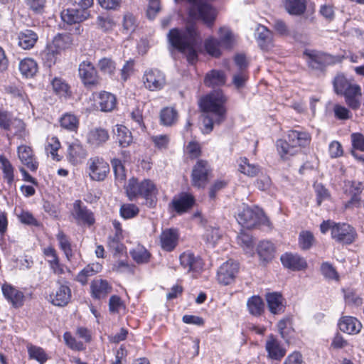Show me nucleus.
Masks as SVG:
<instances>
[{
  "label": "nucleus",
  "mask_w": 364,
  "mask_h": 364,
  "mask_svg": "<svg viewBox=\"0 0 364 364\" xmlns=\"http://www.w3.org/2000/svg\"><path fill=\"white\" fill-rule=\"evenodd\" d=\"M90 16V11L80 10L77 8H68L60 14L62 21L68 25L80 23L87 20Z\"/></svg>",
  "instance_id": "nucleus-15"
},
{
  "label": "nucleus",
  "mask_w": 364,
  "mask_h": 364,
  "mask_svg": "<svg viewBox=\"0 0 364 364\" xmlns=\"http://www.w3.org/2000/svg\"><path fill=\"white\" fill-rule=\"evenodd\" d=\"M259 259L264 264L271 262L274 257L275 247L272 242L268 240L261 241L257 247Z\"/></svg>",
  "instance_id": "nucleus-29"
},
{
  "label": "nucleus",
  "mask_w": 364,
  "mask_h": 364,
  "mask_svg": "<svg viewBox=\"0 0 364 364\" xmlns=\"http://www.w3.org/2000/svg\"><path fill=\"white\" fill-rule=\"evenodd\" d=\"M63 339L66 345L73 350H82L85 349L83 343L77 341L70 332H65L63 334Z\"/></svg>",
  "instance_id": "nucleus-62"
},
{
  "label": "nucleus",
  "mask_w": 364,
  "mask_h": 364,
  "mask_svg": "<svg viewBox=\"0 0 364 364\" xmlns=\"http://www.w3.org/2000/svg\"><path fill=\"white\" fill-rule=\"evenodd\" d=\"M168 40L172 47L186 55L188 62L193 63L196 60V48L200 45L202 39L194 25H188L184 30H170Z\"/></svg>",
  "instance_id": "nucleus-2"
},
{
  "label": "nucleus",
  "mask_w": 364,
  "mask_h": 364,
  "mask_svg": "<svg viewBox=\"0 0 364 364\" xmlns=\"http://www.w3.org/2000/svg\"><path fill=\"white\" fill-rule=\"evenodd\" d=\"M72 215L78 224L92 225L95 218L92 213L83 205L81 200H75L73 203Z\"/></svg>",
  "instance_id": "nucleus-17"
},
{
  "label": "nucleus",
  "mask_w": 364,
  "mask_h": 364,
  "mask_svg": "<svg viewBox=\"0 0 364 364\" xmlns=\"http://www.w3.org/2000/svg\"><path fill=\"white\" fill-rule=\"evenodd\" d=\"M160 117L164 125L171 126L177 121L178 113L172 107H166L161 110Z\"/></svg>",
  "instance_id": "nucleus-51"
},
{
  "label": "nucleus",
  "mask_w": 364,
  "mask_h": 364,
  "mask_svg": "<svg viewBox=\"0 0 364 364\" xmlns=\"http://www.w3.org/2000/svg\"><path fill=\"white\" fill-rule=\"evenodd\" d=\"M78 73L82 83L86 87H95L100 82L97 71L90 61L85 60L80 63Z\"/></svg>",
  "instance_id": "nucleus-8"
},
{
  "label": "nucleus",
  "mask_w": 364,
  "mask_h": 364,
  "mask_svg": "<svg viewBox=\"0 0 364 364\" xmlns=\"http://www.w3.org/2000/svg\"><path fill=\"white\" fill-rule=\"evenodd\" d=\"M111 291L112 286L105 279H94L90 284L91 296L95 299H105Z\"/></svg>",
  "instance_id": "nucleus-24"
},
{
  "label": "nucleus",
  "mask_w": 364,
  "mask_h": 364,
  "mask_svg": "<svg viewBox=\"0 0 364 364\" xmlns=\"http://www.w3.org/2000/svg\"><path fill=\"white\" fill-rule=\"evenodd\" d=\"M18 156L21 163L31 171H36L38 167L31 147L26 145H21L17 149Z\"/></svg>",
  "instance_id": "nucleus-21"
},
{
  "label": "nucleus",
  "mask_w": 364,
  "mask_h": 364,
  "mask_svg": "<svg viewBox=\"0 0 364 364\" xmlns=\"http://www.w3.org/2000/svg\"><path fill=\"white\" fill-rule=\"evenodd\" d=\"M284 7L289 14L299 16L304 13L306 6L305 0H285Z\"/></svg>",
  "instance_id": "nucleus-45"
},
{
  "label": "nucleus",
  "mask_w": 364,
  "mask_h": 364,
  "mask_svg": "<svg viewBox=\"0 0 364 364\" xmlns=\"http://www.w3.org/2000/svg\"><path fill=\"white\" fill-rule=\"evenodd\" d=\"M247 308L251 315L259 316L264 311V303L260 296H252L247 299Z\"/></svg>",
  "instance_id": "nucleus-38"
},
{
  "label": "nucleus",
  "mask_w": 364,
  "mask_h": 364,
  "mask_svg": "<svg viewBox=\"0 0 364 364\" xmlns=\"http://www.w3.org/2000/svg\"><path fill=\"white\" fill-rule=\"evenodd\" d=\"M363 184L359 181H347L345 183V193L350 197L346 207L358 205L361 201V193L363 191Z\"/></svg>",
  "instance_id": "nucleus-18"
},
{
  "label": "nucleus",
  "mask_w": 364,
  "mask_h": 364,
  "mask_svg": "<svg viewBox=\"0 0 364 364\" xmlns=\"http://www.w3.org/2000/svg\"><path fill=\"white\" fill-rule=\"evenodd\" d=\"M304 55L309 66L314 69H321L328 63V56L326 54L315 50H306Z\"/></svg>",
  "instance_id": "nucleus-28"
},
{
  "label": "nucleus",
  "mask_w": 364,
  "mask_h": 364,
  "mask_svg": "<svg viewBox=\"0 0 364 364\" xmlns=\"http://www.w3.org/2000/svg\"><path fill=\"white\" fill-rule=\"evenodd\" d=\"M97 25L102 31H107L114 28L115 23L109 16H99L97 18Z\"/></svg>",
  "instance_id": "nucleus-63"
},
{
  "label": "nucleus",
  "mask_w": 364,
  "mask_h": 364,
  "mask_svg": "<svg viewBox=\"0 0 364 364\" xmlns=\"http://www.w3.org/2000/svg\"><path fill=\"white\" fill-rule=\"evenodd\" d=\"M113 134L119 145L123 148L129 146L133 141L131 132L123 125L117 124L113 129Z\"/></svg>",
  "instance_id": "nucleus-33"
},
{
  "label": "nucleus",
  "mask_w": 364,
  "mask_h": 364,
  "mask_svg": "<svg viewBox=\"0 0 364 364\" xmlns=\"http://www.w3.org/2000/svg\"><path fill=\"white\" fill-rule=\"evenodd\" d=\"M98 68L100 70L105 73L112 76L115 70V63L110 58H104L99 60Z\"/></svg>",
  "instance_id": "nucleus-61"
},
{
  "label": "nucleus",
  "mask_w": 364,
  "mask_h": 364,
  "mask_svg": "<svg viewBox=\"0 0 364 364\" xmlns=\"http://www.w3.org/2000/svg\"><path fill=\"white\" fill-rule=\"evenodd\" d=\"M52 86L57 95L62 97H66L68 95L69 86L62 79L55 77L52 81Z\"/></svg>",
  "instance_id": "nucleus-60"
},
{
  "label": "nucleus",
  "mask_w": 364,
  "mask_h": 364,
  "mask_svg": "<svg viewBox=\"0 0 364 364\" xmlns=\"http://www.w3.org/2000/svg\"><path fill=\"white\" fill-rule=\"evenodd\" d=\"M225 102L226 98L220 90H214L200 100V105L203 112V133L209 134L215 124H220L224 121L226 113Z\"/></svg>",
  "instance_id": "nucleus-1"
},
{
  "label": "nucleus",
  "mask_w": 364,
  "mask_h": 364,
  "mask_svg": "<svg viewBox=\"0 0 364 364\" xmlns=\"http://www.w3.org/2000/svg\"><path fill=\"white\" fill-rule=\"evenodd\" d=\"M151 140L154 144V146L160 150L167 149L170 141L169 136L166 134L152 136Z\"/></svg>",
  "instance_id": "nucleus-64"
},
{
  "label": "nucleus",
  "mask_w": 364,
  "mask_h": 364,
  "mask_svg": "<svg viewBox=\"0 0 364 364\" xmlns=\"http://www.w3.org/2000/svg\"><path fill=\"white\" fill-rule=\"evenodd\" d=\"M60 53L50 44L48 45L42 53V58L48 67H51L55 63Z\"/></svg>",
  "instance_id": "nucleus-50"
},
{
  "label": "nucleus",
  "mask_w": 364,
  "mask_h": 364,
  "mask_svg": "<svg viewBox=\"0 0 364 364\" xmlns=\"http://www.w3.org/2000/svg\"><path fill=\"white\" fill-rule=\"evenodd\" d=\"M19 70L23 75L31 77L37 73L38 65L33 59L25 58L20 62Z\"/></svg>",
  "instance_id": "nucleus-47"
},
{
  "label": "nucleus",
  "mask_w": 364,
  "mask_h": 364,
  "mask_svg": "<svg viewBox=\"0 0 364 364\" xmlns=\"http://www.w3.org/2000/svg\"><path fill=\"white\" fill-rule=\"evenodd\" d=\"M341 331L348 334L358 333L362 328L361 323L355 317L343 316L338 323Z\"/></svg>",
  "instance_id": "nucleus-32"
},
{
  "label": "nucleus",
  "mask_w": 364,
  "mask_h": 364,
  "mask_svg": "<svg viewBox=\"0 0 364 364\" xmlns=\"http://www.w3.org/2000/svg\"><path fill=\"white\" fill-rule=\"evenodd\" d=\"M238 166L239 171L249 177H255L260 172L259 166L250 164L247 158H240Z\"/></svg>",
  "instance_id": "nucleus-46"
},
{
  "label": "nucleus",
  "mask_w": 364,
  "mask_h": 364,
  "mask_svg": "<svg viewBox=\"0 0 364 364\" xmlns=\"http://www.w3.org/2000/svg\"><path fill=\"white\" fill-rule=\"evenodd\" d=\"M205 49L211 56L218 58L221 55L220 47L218 40L213 38H209L205 41Z\"/></svg>",
  "instance_id": "nucleus-57"
},
{
  "label": "nucleus",
  "mask_w": 364,
  "mask_h": 364,
  "mask_svg": "<svg viewBox=\"0 0 364 364\" xmlns=\"http://www.w3.org/2000/svg\"><path fill=\"white\" fill-rule=\"evenodd\" d=\"M143 81L145 87L151 91L161 90L166 84L165 75L157 69L146 70L144 74Z\"/></svg>",
  "instance_id": "nucleus-12"
},
{
  "label": "nucleus",
  "mask_w": 364,
  "mask_h": 364,
  "mask_svg": "<svg viewBox=\"0 0 364 364\" xmlns=\"http://www.w3.org/2000/svg\"><path fill=\"white\" fill-rule=\"evenodd\" d=\"M181 267L188 273L198 274L203 268V262L200 257L191 251H186L179 257Z\"/></svg>",
  "instance_id": "nucleus-9"
},
{
  "label": "nucleus",
  "mask_w": 364,
  "mask_h": 364,
  "mask_svg": "<svg viewBox=\"0 0 364 364\" xmlns=\"http://www.w3.org/2000/svg\"><path fill=\"white\" fill-rule=\"evenodd\" d=\"M220 237L221 232L219 229L213 227L207 228L203 235L205 242L211 247L216 244Z\"/></svg>",
  "instance_id": "nucleus-54"
},
{
  "label": "nucleus",
  "mask_w": 364,
  "mask_h": 364,
  "mask_svg": "<svg viewBox=\"0 0 364 364\" xmlns=\"http://www.w3.org/2000/svg\"><path fill=\"white\" fill-rule=\"evenodd\" d=\"M315 239L312 232L301 231L299 236V245L304 250H309L314 243Z\"/></svg>",
  "instance_id": "nucleus-56"
},
{
  "label": "nucleus",
  "mask_w": 364,
  "mask_h": 364,
  "mask_svg": "<svg viewBox=\"0 0 364 364\" xmlns=\"http://www.w3.org/2000/svg\"><path fill=\"white\" fill-rule=\"evenodd\" d=\"M0 163L4 173V178L7 181L8 184L11 186L14 179V167L10 161L2 156H0Z\"/></svg>",
  "instance_id": "nucleus-53"
},
{
  "label": "nucleus",
  "mask_w": 364,
  "mask_h": 364,
  "mask_svg": "<svg viewBox=\"0 0 364 364\" xmlns=\"http://www.w3.org/2000/svg\"><path fill=\"white\" fill-rule=\"evenodd\" d=\"M280 259L284 267L293 271H300L307 267L306 259L298 254L287 252L281 256Z\"/></svg>",
  "instance_id": "nucleus-20"
},
{
  "label": "nucleus",
  "mask_w": 364,
  "mask_h": 364,
  "mask_svg": "<svg viewBox=\"0 0 364 364\" xmlns=\"http://www.w3.org/2000/svg\"><path fill=\"white\" fill-rule=\"evenodd\" d=\"M179 234L176 229L164 230L160 235V245L166 252L173 251L178 245Z\"/></svg>",
  "instance_id": "nucleus-19"
},
{
  "label": "nucleus",
  "mask_w": 364,
  "mask_h": 364,
  "mask_svg": "<svg viewBox=\"0 0 364 364\" xmlns=\"http://www.w3.org/2000/svg\"><path fill=\"white\" fill-rule=\"evenodd\" d=\"M358 237L355 229L346 223H336L332 230V239L345 245L353 243Z\"/></svg>",
  "instance_id": "nucleus-6"
},
{
  "label": "nucleus",
  "mask_w": 364,
  "mask_h": 364,
  "mask_svg": "<svg viewBox=\"0 0 364 364\" xmlns=\"http://www.w3.org/2000/svg\"><path fill=\"white\" fill-rule=\"evenodd\" d=\"M109 138L107 130L102 127L92 128L86 135L87 142L94 147L102 146L108 141Z\"/></svg>",
  "instance_id": "nucleus-23"
},
{
  "label": "nucleus",
  "mask_w": 364,
  "mask_h": 364,
  "mask_svg": "<svg viewBox=\"0 0 364 364\" xmlns=\"http://www.w3.org/2000/svg\"><path fill=\"white\" fill-rule=\"evenodd\" d=\"M6 130L10 131L11 134L21 139H26L28 135L25 123L23 120L16 118L11 119L10 127Z\"/></svg>",
  "instance_id": "nucleus-43"
},
{
  "label": "nucleus",
  "mask_w": 364,
  "mask_h": 364,
  "mask_svg": "<svg viewBox=\"0 0 364 364\" xmlns=\"http://www.w3.org/2000/svg\"><path fill=\"white\" fill-rule=\"evenodd\" d=\"M71 298V291L68 286L60 284L59 287L50 295V302L58 306L66 305Z\"/></svg>",
  "instance_id": "nucleus-26"
},
{
  "label": "nucleus",
  "mask_w": 364,
  "mask_h": 364,
  "mask_svg": "<svg viewBox=\"0 0 364 364\" xmlns=\"http://www.w3.org/2000/svg\"><path fill=\"white\" fill-rule=\"evenodd\" d=\"M221 47L230 49L235 43V38L231 31L226 27L220 28L219 30V41Z\"/></svg>",
  "instance_id": "nucleus-42"
},
{
  "label": "nucleus",
  "mask_w": 364,
  "mask_h": 364,
  "mask_svg": "<svg viewBox=\"0 0 364 364\" xmlns=\"http://www.w3.org/2000/svg\"><path fill=\"white\" fill-rule=\"evenodd\" d=\"M117 104V100L114 95L108 92H101L98 96V105L102 112L113 110Z\"/></svg>",
  "instance_id": "nucleus-37"
},
{
  "label": "nucleus",
  "mask_w": 364,
  "mask_h": 364,
  "mask_svg": "<svg viewBox=\"0 0 364 364\" xmlns=\"http://www.w3.org/2000/svg\"><path fill=\"white\" fill-rule=\"evenodd\" d=\"M355 84V83H353L350 80H348L343 74H338L333 80V85L335 92L337 95H341Z\"/></svg>",
  "instance_id": "nucleus-40"
},
{
  "label": "nucleus",
  "mask_w": 364,
  "mask_h": 364,
  "mask_svg": "<svg viewBox=\"0 0 364 364\" xmlns=\"http://www.w3.org/2000/svg\"><path fill=\"white\" fill-rule=\"evenodd\" d=\"M1 291L4 296L14 308L23 306L24 295L23 293L16 287L9 283H4L1 286Z\"/></svg>",
  "instance_id": "nucleus-16"
},
{
  "label": "nucleus",
  "mask_w": 364,
  "mask_h": 364,
  "mask_svg": "<svg viewBox=\"0 0 364 364\" xmlns=\"http://www.w3.org/2000/svg\"><path fill=\"white\" fill-rule=\"evenodd\" d=\"M237 220L242 227L250 229L257 225L262 224L268 227L271 223L268 218L264 215L262 209L258 207L251 208L250 207L244 208L237 216Z\"/></svg>",
  "instance_id": "nucleus-5"
},
{
  "label": "nucleus",
  "mask_w": 364,
  "mask_h": 364,
  "mask_svg": "<svg viewBox=\"0 0 364 364\" xmlns=\"http://www.w3.org/2000/svg\"><path fill=\"white\" fill-rule=\"evenodd\" d=\"M60 126L68 131H76L79 126V119L73 114L65 113L60 119Z\"/></svg>",
  "instance_id": "nucleus-49"
},
{
  "label": "nucleus",
  "mask_w": 364,
  "mask_h": 364,
  "mask_svg": "<svg viewBox=\"0 0 364 364\" xmlns=\"http://www.w3.org/2000/svg\"><path fill=\"white\" fill-rule=\"evenodd\" d=\"M73 44V39L70 34H58L53 40L52 45L61 53L69 49Z\"/></svg>",
  "instance_id": "nucleus-41"
},
{
  "label": "nucleus",
  "mask_w": 364,
  "mask_h": 364,
  "mask_svg": "<svg viewBox=\"0 0 364 364\" xmlns=\"http://www.w3.org/2000/svg\"><path fill=\"white\" fill-rule=\"evenodd\" d=\"M139 212V208L136 205L130 203L123 204L119 210L120 215L126 220L134 218Z\"/></svg>",
  "instance_id": "nucleus-59"
},
{
  "label": "nucleus",
  "mask_w": 364,
  "mask_h": 364,
  "mask_svg": "<svg viewBox=\"0 0 364 364\" xmlns=\"http://www.w3.org/2000/svg\"><path fill=\"white\" fill-rule=\"evenodd\" d=\"M277 147L280 156L283 159H288L289 156H293L299 152V149L293 146L289 140H277Z\"/></svg>",
  "instance_id": "nucleus-48"
},
{
  "label": "nucleus",
  "mask_w": 364,
  "mask_h": 364,
  "mask_svg": "<svg viewBox=\"0 0 364 364\" xmlns=\"http://www.w3.org/2000/svg\"><path fill=\"white\" fill-rule=\"evenodd\" d=\"M255 36L259 46L262 50H268L272 46V34L267 27L258 25Z\"/></svg>",
  "instance_id": "nucleus-27"
},
{
  "label": "nucleus",
  "mask_w": 364,
  "mask_h": 364,
  "mask_svg": "<svg viewBox=\"0 0 364 364\" xmlns=\"http://www.w3.org/2000/svg\"><path fill=\"white\" fill-rule=\"evenodd\" d=\"M287 138L293 146L298 148L299 151L301 147L309 145L311 141V136L309 133L297 130L289 131Z\"/></svg>",
  "instance_id": "nucleus-31"
},
{
  "label": "nucleus",
  "mask_w": 364,
  "mask_h": 364,
  "mask_svg": "<svg viewBox=\"0 0 364 364\" xmlns=\"http://www.w3.org/2000/svg\"><path fill=\"white\" fill-rule=\"evenodd\" d=\"M211 168L207 161L198 160L193 167L191 182L194 187L204 188L208 181Z\"/></svg>",
  "instance_id": "nucleus-7"
},
{
  "label": "nucleus",
  "mask_w": 364,
  "mask_h": 364,
  "mask_svg": "<svg viewBox=\"0 0 364 364\" xmlns=\"http://www.w3.org/2000/svg\"><path fill=\"white\" fill-rule=\"evenodd\" d=\"M60 249L63 252L68 261H71L73 257V250L68 237L61 230L56 235Z\"/></svg>",
  "instance_id": "nucleus-44"
},
{
  "label": "nucleus",
  "mask_w": 364,
  "mask_h": 364,
  "mask_svg": "<svg viewBox=\"0 0 364 364\" xmlns=\"http://www.w3.org/2000/svg\"><path fill=\"white\" fill-rule=\"evenodd\" d=\"M27 348L30 358L37 360L41 364L44 363L48 360V355L42 348L28 345Z\"/></svg>",
  "instance_id": "nucleus-52"
},
{
  "label": "nucleus",
  "mask_w": 364,
  "mask_h": 364,
  "mask_svg": "<svg viewBox=\"0 0 364 364\" xmlns=\"http://www.w3.org/2000/svg\"><path fill=\"white\" fill-rule=\"evenodd\" d=\"M225 75L222 71L213 70L207 73L204 83L208 87L221 86L225 83Z\"/></svg>",
  "instance_id": "nucleus-39"
},
{
  "label": "nucleus",
  "mask_w": 364,
  "mask_h": 364,
  "mask_svg": "<svg viewBox=\"0 0 364 364\" xmlns=\"http://www.w3.org/2000/svg\"><path fill=\"white\" fill-rule=\"evenodd\" d=\"M86 156L87 151L78 141L68 145L66 157L73 165L81 164Z\"/></svg>",
  "instance_id": "nucleus-22"
},
{
  "label": "nucleus",
  "mask_w": 364,
  "mask_h": 364,
  "mask_svg": "<svg viewBox=\"0 0 364 364\" xmlns=\"http://www.w3.org/2000/svg\"><path fill=\"white\" fill-rule=\"evenodd\" d=\"M126 192L129 200H133L137 196H141L146 200H150V204L154 202L158 193L156 185L150 180L146 179L138 182L134 178L129 181L126 187Z\"/></svg>",
  "instance_id": "nucleus-3"
},
{
  "label": "nucleus",
  "mask_w": 364,
  "mask_h": 364,
  "mask_svg": "<svg viewBox=\"0 0 364 364\" xmlns=\"http://www.w3.org/2000/svg\"><path fill=\"white\" fill-rule=\"evenodd\" d=\"M102 269V264L99 262L89 264L77 274L76 280L81 284L85 285L89 277L100 272Z\"/></svg>",
  "instance_id": "nucleus-35"
},
{
  "label": "nucleus",
  "mask_w": 364,
  "mask_h": 364,
  "mask_svg": "<svg viewBox=\"0 0 364 364\" xmlns=\"http://www.w3.org/2000/svg\"><path fill=\"white\" fill-rule=\"evenodd\" d=\"M266 300L268 309L272 314H281L284 312L286 302L281 294L277 292L268 293L266 294Z\"/></svg>",
  "instance_id": "nucleus-25"
},
{
  "label": "nucleus",
  "mask_w": 364,
  "mask_h": 364,
  "mask_svg": "<svg viewBox=\"0 0 364 364\" xmlns=\"http://www.w3.org/2000/svg\"><path fill=\"white\" fill-rule=\"evenodd\" d=\"M38 39V35L30 29H26L18 34V44L24 50L32 48Z\"/></svg>",
  "instance_id": "nucleus-34"
},
{
  "label": "nucleus",
  "mask_w": 364,
  "mask_h": 364,
  "mask_svg": "<svg viewBox=\"0 0 364 364\" xmlns=\"http://www.w3.org/2000/svg\"><path fill=\"white\" fill-rule=\"evenodd\" d=\"M130 254L133 259L138 264L146 263L150 257L149 252L143 247L133 249Z\"/></svg>",
  "instance_id": "nucleus-58"
},
{
  "label": "nucleus",
  "mask_w": 364,
  "mask_h": 364,
  "mask_svg": "<svg viewBox=\"0 0 364 364\" xmlns=\"http://www.w3.org/2000/svg\"><path fill=\"white\" fill-rule=\"evenodd\" d=\"M345 97L346 104L353 109H357L360 105V98L362 96L360 87L355 84L350 87L346 92L343 95Z\"/></svg>",
  "instance_id": "nucleus-30"
},
{
  "label": "nucleus",
  "mask_w": 364,
  "mask_h": 364,
  "mask_svg": "<svg viewBox=\"0 0 364 364\" xmlns=\"http://www.w3.org/2000/svg\"><path fill=\"white\" fill-rule=\"evenodd\" d=\"M265 350L267 358L276 361H280L287 353V349L282 341L272 334L266 340Z\"/></svg>",
  "instance_id": "nucleus-11"
},
{
  "label": "nucleus",
  "mask_w": 364,
  "mask_h": 364,
  "mask_svg": "<svg viewBox=\"0 0 364 364\" xmlns=\"http://www.w3.org/2000/svg\"><path fill=\"white\" fill-rule=\"evenodd\" d=\"M237 243L247 254H253V240L251 235L245 232H240L237 237Z\"/></svg>",
  "instance_id": "nucleus-55"
},
{
  "label": "nucleus",
  "mask_w": 364,
  "mask_h": 364,
  "mask_svg": "<svg viewBox=\"0 0 364 364\" xmlns=\"http://www.w3.org/2000/svg\"><path fill=\"white\" fill-rule=\"evenodd\" d=\"M189 3L188 14L191 19H201L210 27L216 17L215 10L208 4L201 0H187Z\"/></svg>",
  "instance_id": "nucleus-4"
},
{
  "label": "nucleus",
  "mask_w": 364,
  "mask_h": 364,
  "mask_svg": "<svg viewBox=\"0 0 364 364\" xmlns=\"http://www.w3.org/2000/svg\"><path fill=\"white\" fill-rule=\"evenodd\" d=\"M238 269V263L233 260H228L224 262L218 271V281L224 285L230 284L233 282Z\"/></svg>",
  "instance_id": "nucleus-13"
},
{
  "label": "nucleus",
  "mask_w": 364,
  "mask_h": 364,
  "mask_svg": "<svg viewBox=\"0 0 364 364\" xmlns=\"http://www.w3.org/2000/svg\"><path fill=\"white\" fill-rule=\"evenodd\" d=\"M277 328L281 337L288 342L294 333L292 318L289 316L283 318L278 322Z\"/></svg>",
  "instance_id": "nucleus-36"
},
{
  "label": "nucleus",
  "mask_w": 364,
  "mask_h": 364,
  "mask_svg": "<svg viewBox=\"0 0 364 364\" xmlns=\"http://www.w3.org/2000/svg\"><path fill=\"white\" fill-rule=\"evenodd\" d=\"M89 175L94 181H103L109 171V164L98 156L90 158L87 162Z\"/></svg>",
  "instance_id": "nucleus-10"
},
{
  "label": "nucleus",
  "mask_w": 364,
  "mask_h": 364,
  "mask_svg": "<svg viewBox=\"0 0 364 364\" xmlns=\"http://www.w3.org/2000/svg\"><path fill=\"white\" fill-rule=\"evenodd\" d=\"M194 203L193 195L183 192L173 197L170 205L177 213L183 214L190 210Z\"/></svg>",
  "instance_id": "nucleus-14"
}]
</instances>
